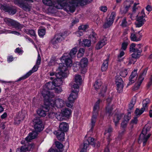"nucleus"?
<instances>
[{
    "instance_id": "9",
    "label": "nucleus",
    "mask_w": 152,
    "mask_h": 152,
    "mask_svg": "<svg viewBox=\"0 0 152 152\" xmlns=\"http://www.w3.org/2000/svg\"><path fill=\"white\" fill-rule=\"evenodd\" d=\"M145 16V15L144 11L142 10L140 14L139 15V16L137 18V22L135 23L136 27H140L143 25L144 23L146 21V20L144 18Z\"/></svg>"
},
{
    "instance_id": "1",
    "label": "nucleus",
    "mask_w": 152,
    "mask_h": 152,
    "mask_svg": "<svg viewBox=\"0 0 152 152\" xmlns=\"http://www.w3.org/2000/svg\"><path fill=\"white\" fill-rule=\"evenodd\" d=\"M61 60L64 61L65 64L61 63L59 64L57 70L59 71L56 74V78L53 81L55 87H59L62 85L63 82L62 78L66 77L68 72L67 68L71 64V61L66 54L64 55Z\"/></svg>"
},
{
    "instance_id": "37",
    "label": "nucleus",
    "mask_w": 152,
    "mask_h": 152,
    "mask_svg": "<svg viewBox=\"0 0 152 152\" xmlns=\"http://www.w3.org/2000/svg\"><path fill=\"white\" fill-rule=\"evenodd\" d=\"M91 44V41L88 39H84L83 41L82 45L83 46L89 47Z\"/></svg>"
},
{
    "instance_id": "38",
    "label": "nucleus",
    "mask_w": 152,
    "mask_h": 152,
    "mask_svg": "<svg viewBox=\"0 0 152 152\" xmlns=\"http://www.w3.org/2000/svg\"><path fill=\"white\" fill-rule=\"evenodd\" d=\"M102 83L100 80H97L96 81L94 85V87L95 89L97 90L102 85Z\"/></svg>"
},
{
    "instance_id": "47",
    "label": "nucleus",
    "mask_w": 152,
    "mask_h": 152,
    "mask_svg": "<svg viewBox=\"0 0 152 152\" xmlns=\"http://www.w3.org/2000/svg\"><path fill=\"white\" fill-rule=\"evenodd\" d=\"M136 45L134 43H132L131 44L129 48V51L130 52H133L135 51L136 50L138 49L137 47H135Z\"/></svg>"
},
{
    "instance_id": "36",
    "label": "nucleus",
    "mask_w": 152,
    "mask_h": 152,
    "mask_svg": "<svg viewBox=\"0 0 152 152\" xmlns=\"http://www.w3.org/2000/svg\"><path fill=\"white\" fill-rule=\"evenodd\" d=\"M24 31L26 33V34L30 35L31 36H33L35 37L36 34L35 31L33 29H26Z\"/></svg>"
},
{
    "instance_id": "23",
    "label": "nucleus",
    "mask_w": 152,
    "mask_h": 152,
    "mask_svg": "<svg viewBox=\"0 0 152 152\" xmlns=\"http://www.w3.org/2000/svg\"><path fill=\"white\" fill-rule=\"evenodd\" d=\"M37 134L38 133L36 132L33 131L29 134L25 138V140L27 142H30L31 140L35 139Z\"/></svg>"
},
{
    "instance_id": "4",
    "label": "nucleus",
    "mask_w": 152,
    "mask_h": 152,
    "mask_svg": "<svg viewBox=\"0 0 152 152\" xmlns=\"http://www.w3.org/2000/svg\"><path fill=\"white\" fill-rule=\"evenodd\" d=\"M151 128V126L150 125H146L144 126L142 133L140 136L138 142L140 144L142 142L143 146L145 145L148 139L151 136L150 134H147V132L150 131Z\"/></svg>"
},
{
    "instance_id": "10",
    "label": "nucleus",
    "mask_w": 152,
    "mask_h": 152,
    "mask_svg": "<svg viewBox=\"0 0 152 152\" xmlns=\"http://www.w3.org/2000/svg\"><path fill=\"white\" fill-rule=\"evenodd\" d=\"M34 128L36 132H40L43 129L44 126L41 119L36 118L33 120Z\"/></svg>"
},
{
    "instance_id": "13",
    "label": "nucleus",
    "mask_w": 152,
    "mask_h": 152,
    "mask_svg": "<svg viewBox=\"0 0 152 152\" xmlns=\"http://www.w3.org/2000/svg\"><path fill=\"white\" fill-rule=\"evenodd\" d=\"M39 67V66H38L36 65H35L33 66L31 70L29 71L25 75L20 78L18 80V81H20L21 80H24L28 78L30 75H31L32 73L37 71V70Z\"/></svg>"
},
{
    "instance_id": "21",
    "label": "nucleus",
    "mask_w": 152,
    "mask_h": 152,
    "mask_svg": "<svg viewBox=\"0 0 152 152\" xmlns=\"http://www.w3.org/2000/svg\"><path fill=\"white\" fill-rule=\"evenodd\" d=\"M112 101V98L111 97L108 98L107 99V106L106 108V113H108L109 115H110L113 109L112 108L113 105H110V103Z\"/></svg>"
},
{
    "instance_id": "48",
    "label": "nucleus",
    "mask_w": 152,
    "mask_h": 152,
    "mask_svg": "<svg viewBox=\"0 0 152 152\" xmlns=\"http://www.w3.org/2000/svg\"><path fill=\"white\" fill-rule=\"evenodd\" d=\"M39 35L41 37H43L45 34V29H41L38 31Z\"/></svg>"
},
{
    "instance_id": "56",
    "label": "nucleus",
    "mask_w": 152,
    "mask_h": 152,
    "mask_svg": "<svg viewBox=\"0 0 152 152\" xmlns=\"http://www.w3.org/2000/svg\"><path fill=\"white\" fill-rule=\"evenodd\" d=\"M138 117V116H135L134 118L132 119L131 121V123L133 124H135L137 123L138 120L137 118Z\"/></svg>"
},
{
    "instance_id": "46",
    "label": "nucleus",
    "mask_w": 152,
    "mask_h": 152,
    "mask_svg": "<svg viewBox=\"0 0 152 152\" xmlns=\"http://www.w3.org/2000/svg\"><path fill=\"white\" fill-rule=\"evenodd\" d=\"M139 4V3H134L132 8V11L133 12H135L137 10L140 8V7L137 6Z\"/></svg>"
},
{
    "instance_id": "61",
    "label": "nucleus",
    "mask_w": 152,
    "mask_h": 152,
    "mask_svg": "<svg viewBox=\"0 0 152 152\" xmlns=\"http://www.w3.org/2000/svg\"><path fill=\"white\" fill-rule=\"evenodd\" d=\"M80 70L81 73L83 74L85 73L86 72L87 70L86 67H80Z\"/></svg>"
},
{
    "instance_id": "39",
    "label": "nucleus",
    "mask_w": 152,
    "mask_h": 152,
    "mask_svg": "<svg viewBox=\"0 0 152 152\" xmlns=\"http://www.w3.org/2000/svg\"><path fill=\"white\" fill-rule=\"evenodd\" d=\"M56 117L58 120L60 121L63 120L65 117L61 112L56 113Z\"/></svg>"
},
{
    "instance_id": "58",
    "label": "nucleus",
    "mask_w": 152,
    "mask_h": 152,
    "mask_svg": "<svg viewBox=\"0 0 152 152\" xmlns=\"http://www.w3.org/2000/svg\"><path fill=\"white\" fill-rule=\"evenodd\" d=\"M41 58L39 54V53L38 55L37 58L36 62V65L39 66L40 64Z\"/></svg>"
},
{
    "instance_id": "31",
    "label": "nucleus",
    "mask_w": 152,
    "mask_h": 152,
    "mask_svg": "<svg viewBox=\"0 0 152 152\" xmlns=\"http://www.w3.org/2000/svg\"><path fill=\"white\" fill-rule=\"evenodd\" d=\"M108 61L109 58L108 57L104 61L101 67V70L102 72L105 71L107 70L108 68Z\"/></svg>"
},
{
    "instance_id": "26",
    "label": "nucleus",
    "mask_w": 152,
    "mask_h": 152,
    "mask_svg": "<svg viewBox=\"0 0 152 152\" xmlns=\"http://www.w3.org/2000/svg\"><path fill=\"white\" fill-rule=\"evenodd\" d=\"M61 112L64 117L67 118L71 114L72 111L70 109L65 108L62 109Z\"/></svg>"
},
{
    "instance_id": "30",
    "label": "nucleus",
    "mask_w": 152,
    "mask_h": 152,
    "mask_svg": "<svg viewBox=\"0 0 152 152\" xmlns=\"http://www.w3.org/2000/svg\"><path fill=\"white\" fill-rule=\"evenodd\" d=\"M142 51V49L136 50L135 51L133 52L134 53L131 55V56H132L133 58H135L136 59L137 58L140 56L141 53Z\"/></svg>"
},
{
    "instance_id": "32",
    "label": "nucleus",
    "mask_w": 152,
    "mask_h": 152,
    "mask_svg": "<svg viewBox=\"0 0 152 152\" xmlns=\"http://www.w3.org/2000/svg\"><path fill=\"white\" fill-rule=\"evenodd\" d=\"M113 23V20H111L108 18L104 24L103 27L104 28H107L111 26Z\"/></svg>"
},
{
    "instance_id": "60",
    "label": "nucleus",
    "mask_w": 152,
    "mask_h": 152,
    "mask_svg": "<svg viewBox=\"0 0 152 152\" xmlns=\"http://www.w3.org/2000/svg\"><path fill=\"white\" fill-rule=\"evenodd\" d=\"M55 92L57 93H60L62 91V88L59 87L57 88H54Z\"/></svg>"
},
{
    "instance_id": "5",
    "label": "nucleus",
    "mask_w": 152,
    "mask_h": 152,
    "mask_svg": "<svg viewBox=\"0 0 152 152\" xmlns=\"http://www.w3.org/2000/svg\"><path fill=\"white\" fill-rule=\"evenodd\" d=\"M100 102V99H99L96 102L94 107L93 115L91 120V127L89 131V132H92L93 130L94 127L95 126L97 116L98 115V111L99 108V104Z\"/></svg>"
},
{
    "instance_id": "44",
    "label": "nucleus",
    "mask_w": 152,
    "mask_h": 152,
    "mask_svg": "<svg viewBox=\"0 0 152 152\" xmlns=\"http://www.w3.org/2000/svg\"><path fill=\"white\" fill-rule=\"evenodd\" d=\"M136 101V99L135 97L133 98L131 102L129 104V108L130 110H131L134 107V105L135 104Z\"/></svg>"
},
{
    "instance_id": "22",
    "label": "nucleus",
    "mask_w": 152,
    "mask_h": 152,
    "mask_svg": "<svg viewBox=\"0 0 152 152\" xmlns=\"http://www.w3.org/2000/svg\"><path fill=\"white\" fill-rule=\"evenodd\" d=\"M77 48H74L72 49V50L70 51V52L69 53V55L67 53H65L61 57H62L65 54H66L67 55V56H68L69 58V59H70V60L71 61V62H72V61L71 58H70V57L71 58H72L75 57V54H76V53H77ZM61 60L62 61H64V62L65 63L64 64H65V63L64 62V61H63L62 60ZM62 62H63V61H62ZM72 65V62H71V64L70 66H71ZM68 67H69V66H68Z\"/></svg>"
},
{
    "instance_id": "33",
    "label": "nucleus",
    "mask_w": 152,
    "mask_h": 152,
    "mask_svg": "<svg viewBox=\"0 0 152 152\" xmlns=\"http://www.w3.org/2000/svg\"><path fill=\"white\" fill-rule=\"evenodd\" d=\"M123 115V114H116L114 115L113 120L115 126H117L119 121L121 119Z\"/></svg>"
},
{
    "instance_id": "62",
    "label": "nucleus",
    "mask_w": 152,
    "mask_h": 152,
    "mask_svg": "<svg viewBox=\"0 0 152 152\" xmlns=\"http://www.w3.org/2000/svg\"><path fill=\"white\" fill-rule=\"evenodd\" d=\"M126 18H124L122 21L121 25L123 27H126L127 26V22L126 21Z\"/></svg>"
},
{
    "instance_id": "25",
    "label": "nucleus",
    "mask_w": 152,
    "mask_h": 152,
    "mask_svg": "<svg viewBox=\"0 0 152 152\" xmlns=\"http://www.w3.org/2000/svg\"><path fill=\"white\" fill-rule=\"evenodd\" d=\"M56 132V137L58 139L61 141L63 140L64 139V132L60 130H58Z\"/></svg>"
},
{
    "instance_id": "11",
    "label": "nucleus",
    "mask_w": 152,
    "mask_h": 152,
    "mask_svg": "<svg viewBox=\"0 0 152 152\" xmlns=\"http://www.w3.org/2000/svg\"><path fill=\"white\" fill-rule=\"evenodd\" d=\"M63 36L62 34L61 33L56 34L51 40L50 43L53 45H55L61 42L64 39Z\"/></svg>"
},
{
    "instance_id": "40",
    "label": "nucleus",
    "mask_w": 152,
    "mask_h": 152,
    "mask_svg": "<svg viewBox=\"0 0 152 152\" xmlns=\"http://www.w3.org/2000/svg\"><path fill=\"white\" fill-rule=\"evenodd\" d=\"M75 82L79 86V85H80L82 83V80L81 76L80 75H76L75 76Z\"/></svg>"
},
{
    "instance_id": "29",
    "label": "nucleus",
    "mask_w": 152,
    "mask_h": 152,
    "mask_svg": "<svg viewBox=\"0 0 152 152\" xmlns=\"http://www.w3.org/2000/svg\"><path fill=\"white\" fill-rule=\"evenodd\" d=\"M107 39L106 38L101 40L96 44V48L97 50L101 49L103 46L106 43Z\"/></svg>"
},
{
    "instance_id": "57",
    "label": "nucleus",
    "mask_w": 152,
    "mask_h": 152,
    "mask_svg": "<svg viewBox=\"0 0 152 152\" xmlns=\"http://www.w3.org/2000/svg\"><path fill=\"white\" fill-rule=\"evenodd\" d=\"M55 144L57 148L58 149H62L63 147V145L58 142H56Z\"/></svg>"
},
{
    "instance_id": "41",
    "label": "nucleus",
    "mask_w": 152,
    "mask_h": 152,
    "mask_svg": "<svg viewBox=\"0 0 152 152\" xmlns=\"http://www.w3.org/2000/svg\"><path fill=\"white\" fill-rule=\"evenodd\" d=\"M37 113L39 116L41 117H45L46 115V111L41 109L37 110Z\"/></svg>"
},
{
    "instance_id": "34",
    "label": "nucleus",
    "mask_w": 152,
    "mask_h": 152,
    "mask_svg": "<svg viewBox=\"0 0 152 152\" xmlns=\"http://www.w3.org/2000/svg\"><path fill=\"white\" fill-rule=\"evenodd\" d=\"M88 62V59L85 58H83L80 61V67H86Z\"/></svg>"
},
{
    "instance_id": "18",
    "label": "nucleus",
    "mask_w": 152,
    "mask_h": 152,
    "mask_svg": "<svg viewBox=\"0 0 152 152\" xmlns=\"http://www.w3.org/2000/svg\"><path fill=\"white\" fill-rule=\"evenodd\" d=\"M96 140L94 138L89 137L88 138L87 141H85L83 143V146H81L82 147L81 150H83L84 148H86V151H87V148L89 144L93 146L94 145L95 143V141Z\"/></svg>"
},
{
    "instance_id": "27",
    "label": "nucleus",
    "mask_w": 152,
    "mask_h": 152,
    "mask_svg": "<svg viewBox=\"0 0 152 152\" xmlns=\"http://www.w3.org/2000/svg\"><path fill=\"white\" fill-rule=\"evenodd\" d=\"M42 2L45 5L49 6V9L54 10L53 0H42Z\"/></svg>"
},
{
    "instance_id": "17",
    "label": "nucleus",
    "mask_w": 152,
    "mask_h": 152,
    "mask_svg": "<svg viewBox=\"0 0 152 152\" xmlns=\"http://www.w3.org/2000/svg\"><path fill=\"white\" fill-rule=\"evenodd\" d=\"M53 106L58 108H61L63 107L65 104L64 101L60 98H57L55 100L53 101Z\"/></svg>"
},
{
    "instance_id": "6",
    "label": "nucleus",
    "mask_w": 152,
    "mask_h": 152,
    "mask_svg": "<svg viewBox=\"0 0 152 152\" xmlns=\"http://www.w3.org/2000/svg\"><path fill=\"white\" fill-rule=\"evenodd\" d=\"M79 91V87L76 84H74L72 87V92L68 98V100L74 102V101L77 97L78 93Z\"/></svg>"
},
{
    "instance_id": "59",
    "label": "nucleus",
    "mask_w": 152,
    "mask_h": 152,
    "mask_svg": "<svg viewBox=\"0 0 152 152\" xmlns=\"http://www.w3.org/2000/svg\"><path fill=\"white\" fill-rule=\"evenodd\" d=\"M74 102H71L68 101L66 102V105L68 107H71L73 106V104Z\"/></svg>"
},
{
    "instance_id": "49",
    "label": "nucleus",
    "mask_w": 152,
    "mask_h": 152,
    "mask_svg": "<svg viewBox=\"0 0 152 152\" xmlns=\"http://www.w3.org/2000/svg\"><path fill=\"white\" fill-rule=\"evenodd\" d=\"M128 74L127 70L124 69L122 70L120 73V75L123 77H125Z\"/></svg>"
},
{
    "instance_id": "8",
    "label": "nucleus",
    "mask_w": 152,
    "mask_h": 152,
    "mask_svg": "<svg viewBox=\"0 0 152 152\" xmlns=\"http://www.w3.org/2000/svg\"><path fill=\"white\" fill-rule=\"evenodd\" d=\"M4 21L8 26H11L15 28L20 29L23 27V25L10 18H5L4 19Z\"/></svg>"
},
{
    "instance_id": "12",
    "label": "nucleus",
    "mask_w": 152,
    "mask_h": 152,
    "mask_svg": "<svg viewBox=\"0 0 152 152\" xmlns=\"http://www.w3.org/2000/svg\"><path fill=\"white\" fill-rule=\"evenodd\" d=\"M115 80L118 92L119 93L122 92L124 87L123 80L121 78L118 76L115 77Z\"/></svg>"
},
{
    "instance_id": "45",
    "label": "nucleus",
    "mask_w": 152,
    "mask_h": 152,
    "mask_svg": "<svg viewBox=\"0 0 152 152\" xmlns=\"http://www.w3.org/2000/svg\"><path fill=\"white\" fill-rule=\"evenodd\" d=\"M137 69H134V71L132 72L131 75L130 76V80L131 79H133V78H135V79L136 80V78L137 77Z\"/></svg>"
},
{
    "instance_id": "52",
    "label": "nucleus",
    "mask_w": 152,
    "mask_h": 152,
    "mask_svg": "<svg viewBox=\"0 0 152 152\" xmlns=\"http://www.w3.org/2000/svg\"><path fill=\"white\" fill-rule=\"evenodd\" d=\"M88 28V26L85 25H83L79 26L78 27V29L79 30H82L83 31H84Z\"/></svg>"
},
{
    "instance_id": "19",
    "label": "nucleus",
    "mask_w": 152,
    "mask_h": 152,
    "mask_svg": "<svg viewBox=\"0 0 152 152\" xmlns=\"http://www.w3.org/2000/svg\"><path fill=\"white\" fill-rule=\"evenodd\" d=\"M141 37V36L140 34V31H139L137 33H131L130 38L131 40L137 42L140 40Z\"/></svg>"
},
{
    "instance_id": "55",
    "label": "nucleus",
    "mask_w": 152,
    "mask_h": 152,
    "mask_svg": "<svg viewBox=\"0 0 152 152\" xmlns=\"http://www.w3.org/2000/svg\"><path fill=\"white\" fill-rule=\"evenodd\" d=\"M107 90V87L106 86H102L100 94H101V95L102 96L104 93Z\"/></svg>"
},
{
    "instance_id": "63",
    "label": "nucleus",
    "mask_w": 152,
    "mask_h": 152,
    "mask_svg": "<svg viewBox=\"0 0 152 152\" xmlns=\"http://www.w3.org/2000/svg\"><path fill=\"white\" fill-rule=\"evenodd\" d=\"M99 9L101 11L104 12H106L107 8L105 6H102L100 7Z\"/></svg>"
},
{
    "instance_id": "16",
    "label": "nucleus",
    "mask_w": 152,
    "mask_h": 152,
    "mask_svg": "<svg viewBox=\"0 0 152 152\" xmlns=\"http://www.w3.org/2000/svg\"><path fill=\"white\" fill-rule=\"evenodd\" d=\"M1 9L5 12H8L10 15H14L16 12V9L12 7L2 6L1 7Z\"/></svg>"
},
{
    "instance_id": "24",
    "label": "nucleus",
    "mask_w": 152,
    "mask_h": 152,
    "mask_svg": "<svg viewBox=\"0 0 152 152\" xmlns=\"http://www.w3.org/2000/svg\"><path fill=\"white\" fill-rule=\"evenodd\" d=\"M64 0H56V2L54 1L53 7L57 9H62L63 8V4H64Z\"/></svg>"
},
{
    "instance_id": "35",
    "label": "nucleus",
    "mask_w": 152,
    "mask_h": 152,
    "mask_svg": "<svg viewBox=\"0 0 152 152\" xmlns=\"http://www.w3.org/2000/svg\"><path fill=\"white\" fill-rule=\"evenodd\" d=\"M91 40L93 43H95L96 41L97 36L96 34L94 32H93L89 36Z\"/></svg>"
},
{
    "instance_id": "15",
    "label": "nucleus",
    "mask_w": 152,
    "mask_h": 152,
    "mask_svg": "<svg viewBox=\"0 0 152 152\" xmlns=\"http://www.w3.org/2000/svg\"><path fill=\"white\" fill-rule=\"evenodd\" d=\"M29 142L25 141H22L21 142L22 144L25 143V145L23 146H22V149H24L25 152L28 151H30L33 149L34 147V145L33 143H29Z\"/></svg>"
},
{
    "instance_id": "14",
    "label": "nucleus",
    "mask_w": 152,
    "mask_h": 152,
    "mask_svg": "<svg viewBox=\"0 0 152 152\" xmlns=\"http://www.w3.org/2000/svg\"><path fill=\"white\" fill-rule=\"evenodd\" d=\"M147 70V68L143 70V72L139 75L138 79L137 82L136 83L137 85L136 89H138L139 88L142 83L144 79V77L146 75Z\"/></svg>"
},
{
    "instance_id": "50",
    "label": "nucleus",
    "mask_w": 152,
    "mask_h": 152,
    "mask_svg": "<svg viewBox=\"0 0 152 152\" xmlns=\"http://www.w3.org/2000/svg\"><path fill=\"white\" fill-rule=\"evenodd\" d=\"M135 58H133L132 56L131 55V56L129 57L127 59L128 60V64L130 65L133 63L134 64L135 61L134 60H135Z\"/></svg>"
},
{
    "instance_id": "20",
    "label": "nucleus",
    "mask_w": 152,
    "mask_h": 152,
    "mask_svg": "<svg viewBox=\"0 0 152 152\" xmlns=\"http://www.w3.org/2000/svg\"><path fill=\"white\" fill-rule=\"evenodd\" d=\"M133 1L132 0H129L125 1L124 3V10L122 13H126L128 11L129 9L133 4Z\"/></svg>"
},
{
    "instance_id": "2",
    "label": "nucleus",
    "mask_w": 152,
    "mask_h": 152,
    "mask_svg": "<svg viewBox=\"0 0 152 152\" xmlns=\"http://www.w3.org/2000/svg\"><path fill=\"white\" fill-rule=\"evenodd\" d=\"M92 0H69L68 4L64 7V9L67 12H74L76 7L79 4L83 6L91 2Z\"/></svg>"
},
{
    "instance_id": "43",
    "label": "nucleus",
    "mask_w": 152,
    "mask_h": 152,
    "mask_svg": "<svg viewBox=\"0 0 152 152\" xmlns=\"http://www.w3.org/2000/svg\"><path fill=\"white\" fill-rule=\"evenodd\" d=\"M125 121H123L121 124V126L123 128L125 127L127 124V121H129L130 119V117H128V116H125Z\"/></svg>"
},
{
    "instance_id": "7",
    "label": "nucleus",
    "mask_w": 152,
    "mask_h": 152,
    "mask_svg": "<svg viewBox=\"0 0 152 152\" xmlns=\"http://www.w3.org/2000/svg\"><path fill=\"white\" fill-rule=\"evenodd\" d=\"M14 3L26 11H29L31 8V6L23 0H14Z\"/></svg>"
},
{
    "instance_id": "42",
    "label": "nucleus",
    "mask_w": 152,
    "mask_h": 152,
    "mask_svg": "<svg viewBox=\"0 0 152 152\" xmlns=\"http://www.w3.org/2000/svg\"><path fill=\"white\" fill-rule=\"evenodd\" d=\"M145 110V108L144 107L142 108L140 110L138 108H137L135 111V113L136 114L135 116H138V115H141L144 112Z\"/></svg>"
},
{
    "instance_id": "54",
    "label": "nucleus",
    "mask_w": 152,
    "mask_h": 152,
    "mask_svg": "<svg viewBox=\"0 0 152 152\" xmlns=\"http://www.w3.org/2000/svg\"><path fill=\"white\" fill-rule=\"evenodd\" d=\"M85 49L83 48H81L79 50V53L77 54V56H82L84 52Z\"/></svg>"
},
{
    "instance_id": "53",
    "label": "nucleus",
    "mask_w": 152,
    "mask_h": 152,
    "mask_svg": "<svg viewBox=\"0 0 152 152\" xmlns=\"http://www.w3.org/2000/svg\"><path fill=\"white\" fill-rule=\"evenodd\" d=\"M115 13L114 12H112L111 14L108 19L111 20H113V22H114V20L115 19Z\"/></svg>"
},
{
    "instance_id": "3",
    "label": "nucleus",
    "mask_w": 152,
    "mask_h": 152,
    "mask_svg": "<svg viewBox=\"0 0 152 152\" xmlns=\"http://www.w3.org/2000/svg\"><path fill=\"white\" fill-rule=\"evenodd\" d=\"M55 87L53 81L48 82L44 86L42 91V94L46 101H49L50 99L53 96V94L51 93L49 90L54 89Z\"/></svg>"
},
{
    "instance_id": "28",
    "label": "nucleus",
    "mask_w": 152,
    "mask_h": 152,
    "mask_svg": "<svg viewBox=\"0 0 152 152\" xmlns=\"http://www.w3.org/2000/svg\"><path fill=\"white\" fill-rule=\"evenodd\" d=\"M59 128L60 130L64 132H66L68 130L69 126L67 123L63 122L60 124Z\"/></svg>"
},
{
    "instance_id": "51",
    "label": "nucleus",
    "mask_w": 152,
    "mask_h": 152,
    "mask_svg": "<svg viewBox=\"0 0 152 152\" xmlns=\"http://www.w3.org/2000/svg\"><path fill=\"white\" fill-rule=\"evenodd\" d=\"M150 100L148 99H146L143 100L142 102L143 107H147V104L150 102Z\"/></svg>"
},
{
    "instance_id": "64",
    "label": "nucleus",
    "mask_w": 152,
    "mask_h": 152,
    "mask_svg": "<svg viewBox=\"0 0 152 152\" xmlns=\"http://www.w3.org/2000/svg\"><path fill=\"white\" fill-rule=\"evenodd\" d=\"M128 45V43L126 42H123L122 44L121 48L125 50Z\"/></svg>"
}]
</instances>
